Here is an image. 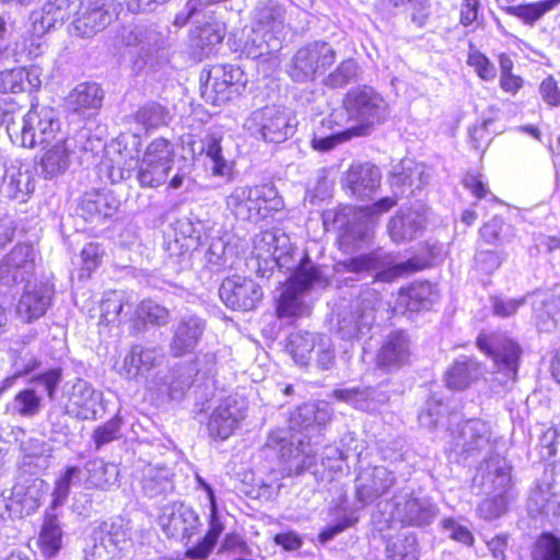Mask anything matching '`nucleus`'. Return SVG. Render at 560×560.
I'll use <instances>...</instances> for the list:
<instances>
[{
  "mask_svg": "<svg viewBox=\"0 0 560 560\" xmlns=\"http://www.w3.org/2000/svg\"><path fill=\"white\" fill-rule=\"evenodd\" d=\"M18 108L12 100H3L0 104V117L7 124V131L14 143L23 148L47 147L59 140L68 141L69 137L62 131L55 110L48 106H32L23 117V124L19 130L15 124L7 116Z\"/></svg>",
  "mask_w": 560,
  "mask_h": 560,
  "instance_id": "f257e3e1",
  "label": "nucleus"
},
{
  "mask_svg": "<svg viewBox=\"0 0 560 560\" xmlns=\"http://www.w3.org/2000/svg\"><path fill=\"white\" fill-rule=\"evenodd\" d=\"M383 121V100L376 93L359 91L349 94L342 107L334 109L323 120V125L329 129L348 126L360 131L357 138L370 135L374 125Z\"/></svg>",
  "mask_w": 560,
  "mask_h": 560,
  "instance_id": "f03ea898",
  "label": "nucleus"
},
{
  "mask_svg": "<svg viewBox=\"0 0 560 560\" xmlns=\"http://www.w3.org/2000/svg\"><path fill=\"white\" fill-rule=\"evenodd\" d=\"M175 160L173 143L159 137L145 147L137 163L136 179L141 188H158L166 183Z\"/></svg>",
  "mask_w": 560,
  "mask_h": 560,
  "instance_id": "7ed1b4c3",
  "label": "nucleus"
},
{
  "mask_svg": "<svg viewBox=\"0 0 560 560\" xmlns=\"http://www.w3.org/2000/svg\"><path fill=\"white\" fill-rule=\"evenodd\" d=\"M245 84L244 72L238 66L217 63L207 71L201 84V96L213 106L225 105L242 94Z\"/></svg>",
  "mask_w": 560,
  "mask_h": 560,
  "instance_id": "20e7f679",
  "label": "nucleus"
},
{
  "mask_svg": "<svg viewBox=\"0 0 560 560\" xmlns=\"http://www.w3.org/2000/svg\"><path fill=\"white\" fill-rule=\"evenodd\" d=\"M231 207L237 220L259 223L280 212L284 203L273 186L264 184L250 187L245 197H232Z\"/></svg>",
  "mask_w": 560,
  "mask_h": 560,
  "instance_id": "39448f33",
  "label": "nucleus"
},
{
  "mask_svg": "<svg viewBox=\"0 0 560 560\" xmlns=\"http://www.w3.org/2000/svg\"><path fill=\"white\" fill-rule=\"evenodd\" d=\"M246 130L268 143H282L294 132L289 112L270 104L257 108L245 120Z\"/></svg>",
  "mask_w": 560,
  "mask_h": 560,
  "instance_id": "423d86ee",
  "label": "nucleus"
},
{
  "mask_svg": "<svg viewBox=\"0 0 560 560\" xmlns=\"http://www.w3.org/2000/svg\"><path fill=\"white\" fill-rule=\"evenodd\" d=\"M335 61L336 52L327 43L314 42L298 49L289 73L294 81H310L317 74H324Z\"/></svg>",
  "mask_w": 560,
  "mask_h": 560,
  "instance_id": "0eeeda50",
  "label": "nucleus"
},
{
  "mask_svg": "<svg viewBox=\"0 0 560 560\" xmlns=\"http://www.w3.org/2000/svg\"><path fill=\"white\" fill-rule=\"evenodd\" d=\"M219 298L233 312H250L260 304L264 291L259 283L249 277L231 275L221 281Z\"/></svg>",
  "mask_w": 560,
  "mask_h": 560,
  "instance_id": "6e6552de",
  "label": "nucleus"
},
{
  "mask_svg": "<svg viewBox=\"0 0 560 560\" xmlns=\"http://www.w3.org/2000/svg\"><path fill=\"white\" fill-rule=\"evenodd\" d=\"M36 256L32 244H15L0 260V284L13 287L27 281L34 275Z\"/></svg>",
  "mask_w": 560,
  "mask_h": 560,
  "instance_id": "1a4fd4ad",
  "label": "nucleus"
},
{
  "mask_svg": "<svg viewBox=\"0 0 560 560\" xmlns=\"http://www.w3.org/2000/svg\"><path fill=\"white\" fill-rule=\"evenodd\" d=\"M54 289L47 283L38 282L26 285L14 307L15 316L23 324H32L44 317L52 304Z\"/></svg>",
  "mask_w": 560,
  "mask_h": 560,
  "instance_id": "9d476101",
  "label": "nucleus"
},
{
  "mask_svg": "<svg viewBox=\"0 0 560 560\" xmlns=\"http://www.w3.org/2000/svg\"><path fill=\"white\" fill-rule=\"evenodd\" d=\"M117 19L110 0H97L81 8L72 22L73 32L80 37H92L104 31Z\"/></svg>",
  "mask_w": 560,
  "mask_h": 560,
  "instance_id": "9b49d317",
  "label": "nucleus"
},
{
  "mask_svg": "<svg viewBox=\"0 0 560 560\" xmlns=\"http://www.w3.org/2000/svg\"><path fill=\"white\" fill-rule=\"evenodd\" d=\"M439 300V291L428 280H416L397 291L396 306L404 314L430 311Z\"/></svg>",
  "mask_w": 560,
  "mask_h": 560,
  "instance_id": "f8f14e48",
  "label": "nucleus"
},
{
  "mask_svg": "<svg viewBox=\"0 0 560 560\" xmlns=\"http://www.w3.org/2000/svg\"><path fill=\"white\" fill-rule=\"evenodd\" d=\"M240 424L241 417L235 411V401L226 398L210 412L206 428L212 440L225 441L235 433Z\"/></svg>",
  "mask_w": 560,
  "mask_h": 560,
  "instance_id": "ddd939ff",
  "label": "nucleus"
},
{
  "mask_svg": "<svg viewBox=\"0 0 560 560\" xmlns=\"http://www.w3.org/2000/svg\"><path fill=\"white\" fill-rule=\"evenodd\" d=\"M520 346L512 339H504L492 349L494 380L499 384L515 381L521 357Z\"/></svg>",
  "mask_w": 560,
  "mask_h": 560,
  "instance_id": "4468645a",
  "label": "nucleus"
},
{
  "mask_svg": "<svg viewBox=\"0 0 560 560\" xmlns=\"http://www.w3.org/2000/svg\"><path fill=\"white\" fill-rule=\"evenodd\" d=\"M483 371L479 362L471 358L455 360L444 373L445 386L453 392L469 388L482 377Z\"/></svg>",
  "mask_w": 560,
  "mask_h": 560,
  "instance_id": "2eb2a0df",
  "label": "nucleus"
},
{
  "mask_svg": "<svg viewBox=\"0 0 560 560\" xmlns=\"http://www.w3.org/2000/svg\"><path fill=\"white\" fill-rule=\"evenodd\" d=\"M119 468L97 457L86 463L85 488L94 491H109L119 485Z\"/></svg>",
  "mask_w": 560,
  "mask_h": 560,
  "instance_id": "dca6fc26",
  "label": "nucleus"
},
{
  "mask_svg": "<svg viewBox=\"0 0 560 560\" xmlns=\"http://www.w3.org/2000/svg\"><path fill=\"white\" fill-rule=\"evenodd\" d=\"M156 365L154 349L133 345L122 358L119 373L127 380H137L147 375Z\"/></svg>",
  "mask_w": 560,
  "mask_h": 560,
  "instance_id": "f3484780",
  "label": "nucleus"
},
{
  "mask_svg": "<svg viewBox=\"0 0 560 560\" xmlns=\"http://www.w3.org/2000/svg\"><path fill=\"white\" fill-rule=\"evenodd\" d=\"M43 154L38 165L44 178L51 179L63 174L70 165L71 150L68 141L59 140L57 143L42 147Z\"/></svg>",
  "mask_w": 560,
  "mask_h": 560,
  "instance_id": "a211bd4d",
  "label": "nucleus"
},
{
  "mask_svg": "<svg viewBox=\"0 0 560 560\" xmlns=\"http://www.w3.org/2000/svg\"><path fill=\"white\" fill-rule=\"evenodd\" d=\"M395 483L396 478L390 470L375 467L370 481L357 487L355 499L361 504L368 505L387 494Z\"/></svg>",
  "mask_w": 560,
  "mask_h": 560,
  "instance_id": "6ab92c4d",
  "label": "nucleus"
},
{
  "mask_svg": "<svg viewBox=\"0 0 560 560\" xmlns=\"http://www.w3.org/2000/svg\"><path fill=\"white\" fill-rule=\"evenodd\" d=\"M94 406V387L82 380H78L68 398V412L80 420H90L95 418Z\"/></svg>",
  "mask_w": 560,
  "mask_h": 560,
  "instance_id": "aec40b11",
  "label": "nucleus"
},
{
  "mask_svg": "<svg viewBox=\"0 0 560 560\" xmlns=\"http://www.w3.org/2000/svg\"><path fill=\"white\" fill-rule=\"evenodd\" d=\"M63 532L57 514H46L38 532L36 545L44 558L56 557L62 549Z\"/></svg>",
  "mask_w": 560,
  "mask_h": 560,
  "instance_id": "412c9836",
  "label": "nucleus"
},
{
  "mask_svg": "<svg viewBox=\"0 0 560 560\" xmlns=\"http://www.w3.org/2000/svg\"><path fill=\"white\" fill-rule=\"evenodd\" d=\"M44 402L40 394L33 387H23L15 393L5 412L19 418H34L43 409Z\"/></svg>",
  "mask_w": 560,
  "mask_h": 560,
  "instance_id": "4be33fe9",
  "label": "nucleus"
},
{
  "mask_svg": "<svg viewBox=\"0 0 560 560\" xmlns=\"http://www.w3.org/2000/svg\"><path fill=\"white\" fill-rule=\"evenodd\" d=\"M30 85L31 90H38L40 80L37 75L31 78L26 67H14L0 71V93H22Z\"/></svg>",
  "mask_w": 560,
  "mask_h": 560,
  "instance_id": "5701e85b",
  "label": "nucleus"
},
{
  "mask_svg": "<svg viewBox=\"0 0 560 560\" xmlns=\"http://www.w3.org/2000/svg\"><path fill=\"white\" fill-rule=\"evenodd\" d=\"M306 262L307 260L300 264L294 269L288 283L289 288L301 294L312 289L314 284L327 285L329 283L328 278L323 275V270L319 266L307 265Z\"/></svg>",
  "mask_w": 560,
  "mask_h": 560,
  "instance_id": "b1692460",
  "label": "nucleus"
},
{
  "mask_svg": "<svg viewBox=\"0 0 560 560\" xmlns=\"http://www.w3.org/2000/svg\"><path fill=\"white\" fill-rule=\"evenodd\" d=\"M408 357L407 342L400 336H392L380 348L376 364L383 369L401 365Z\"/></svg>",
  "mask_w": 560,
  "mask_h": 560,
  "instance_id": "393cba45",
  "label": "nucleus"
},
{
  "mask_svg": "<svg viewBox=\"0 0 560 560\" xmlns=\"http://www.w3.org/2000/svg\"><path fill=\"white\" fill-rule=\"evenodd\" d=\"M316 340V336L307 331L292 334L287 342V351L295 363L308 365L312 359V352L317 346Z\"/></svg>",
  "mask_w": 560,
  "mask_h": 560,
  "instance_id": "a878e982",
  "label": "nucleus"
},
{
  "mask_svg": "<svg viewBox=\"0 0 560 560\" xmlns=\"http://www.w3.org/2000/svg\"><path fill=\"white\" fill-rule=\"evenodd\" d=\"M201 337V331L196 326L183 324L178 327L171 342V352L179 358L194 352Z\"/></svg>",
  "mask_w": 560,
  "mask_h": 560,
  "instance_id": "bb28decb",
  "label": "nucleus"
},
{
  "mask_svg": "<svg viewBox=\"0 0 560 560\" xmlns=\"http://www.w3.org/2000/svg\"><path fill=\"white\" fill-rule=\"evenodd\" d=\"M300 295L301 293L287 285L276 300L275 313L277 318H299L303 316L305 306Z\"/></svg>",
  "mask_w": 560,
  "mask_h": 560,
  "instance_id": "cd10ccee",
  "label": "nucleus"
},
{
  "mask_svg": "<svg viewBox=\"0 0 560 560\" xmlns=\"http://www.w3.org/2000/svg\"><path fill=\"white\" fill-rule=\"evenodd\" d=\"M347 182L351 190L375 189L380 186L381 175L373 166H351L347 172Z\"/></svg>",
  "mask_w": 560,
  "mask_h": 560,
  "instance_id": "c85d7f7f",
  "label": "nucleus"
},
{
  "mask_svg": "<svg viewBox=\"0 0 560 560\" xmlns=\"http://www.w3.org/2000/svg\"><path fill=\"white\" fill-rule=\"evenodd\" d=\"M79 207L85 220L97 217L107 218L113 214L107 196L98 191L86 192Z\"/></svg>",
  "mask_w": 560,
  "mask_h": 560,
  "instance_id": "c756f323",
  "label": "nucleus"
},
{
  "mask_svg": "<svg viewBox=\"0 0 560 560\" xmlns=\"http://www.w3.org/2000/svg\"><path fill=\"white\" fill-rule=\"evenodd\" d=\"M387 560H419V545L413 535L387 544L385 548Z\"/></svg>",
  "mask_w": 560,
  "mask_h": 560,
  "instance_id": "7c9ffc66",
  "label": "nucleus"
},
{
  "mask_svg": "<svg viewBox=\"0 0 560 560\" xmlns=\"http://www.w3.org/2000/svg\"><path fill=\"white\" fill-rule=\"evenodd\" d=\"M421 250L423 253L422 256H415L396 264L401 278L425 270L432 266L435 246L429 243H423L421 245Z\"/></svg>",
  "mask_w": 560,
  "mask_h": 560,
  "instance_id": "2f4dec72",
  "label": "nucleus"
},
{
  "mask_svg": "<svg viewBox=\"0 0 560 560\" xmlns=\"http://www.w3.org/2000/svg\"><path fill=\"white\" fill-rule=\"evenodd\" d=\"M326 137H314L311 140V147L317 152H328L336 147L343 144L360 135L359 130L350 129L348 126Z\"/></svg>",
  "mask_w": 560,
  "mask_h": 560,
  "instance_id": "473e14b6",
  "label": "nucleus"
},
{
  "mask_svg": "<svg viewBox=\"0 0 560 560\" xmlns=\"http://www.w3.org/2000/svg\"><path fill=\"white\" fill-rule=\"evenodd\" d=\"M121 417L115 415L106 422L97 425L92 433V439L95 444V448L100 450L104 445L118 440L121 436Z\"/></svg>",
  "mask_w": 560,
  "mask_h": 560,
  "instance_id": "72a5a7b5",
  "label": "nucleus"
},
{
  "mask_svg": "<svg viewBox=\"0 0 560 560\" xmlns=\"http://www.w3.org/2000/svg\"><path fill=\"white\" fill-rule=\"evenodd\" d=\"M558 4H560V0H540L516 5L513 12L524 22L532 24L539 20L546 12L555 9Z\"/></svg>",
  "mask_w": 560,
  "mask_h": 560,
  "instance_id": "f704fd0d",
  "label": "nucleus"
},
{
  "mask_svg": "<svg viewBox=\"0 0 560 560\" xmlns=\"http://www.w3.org/2000/svg\"><path fill=\"white\" fill-rule=\"evenodd\" d=\"M222 137L217 135H208L205 139V144L201 153L210 158L213 162L212 174L222 176L226 171V163L222 154Z\"/></svg>",
  "mask_w": 560,
  "mask_h": 560,
  "instance_id": "c9c22d12",
  "label": "nucleus"
},
{
  "mask_svg": "<svg viewBox=\"0 0 560 560\" xmlns=\"http://www.w3.org/2000/svg\"><path fill=\"white\" fill-rule=\"evenodd\" d=\"M368 238V231L358 230L354 226L347 224L341 228L337 236V246L343 253H351L360 249Z\"/></svg>",
  "mask_w": 560,
  "mask_h": 560,
  "instance_id": "e433bc0d",
  "label": "nucleus"
},
{
  "mask_svg": "<svg viewBox=\"0 0 560 560\" xmlns=\"http://www.w3.org/2000/svg\"><path fill=\"white\" fill-rule=\"evenodd\" d=\"M103 250L97 243H88L80 253L81 268L80 279H89L92 273L101 266L103 258Z\"/></svg>",
  "mask_w": 560,
  "mask_h": 560,
  "instance_id": "4c0bfd02",
  "label": "nucleus"
},
{
  "mask_svg": "<svg viewBox=\"0 0 560 560\" xmlns=\"http://www.w3.org/2000/svg\"><path fill=\"white\" fill-rule=\"evenodd\" d=\"M223 39L220 31L212 23H205L197 26L190 34V42L200 50L213 47Z\"/></svg>",
  "mask_w": 560,
  "mask_h": 560,
  "instance_id": "58836bf2",
  "label": "nucleus"
},
{
  "mask_svg": "<svg viewBox=\"0 0 560 560\" xmlns=\"http://www.w3.org/2000/svg\"><path fill=\"white\" fill-rule=\"evenodd\" d=\"M534 560H560V538L550 532L541 533L535 542Z\"/></svg>",
  "mask_w": 560,
  "mask_h": 560,
  "instance_id": "ea45409f",
  "label": "nucleus"
},
{
  "mask_svg": "<svg viewBox=\"0 0 560 560\" xmlns=\"http://www.w3.org/2000/svg\"><path fill=\"white\" fill-rule=\"evenodd\" d=\"M124 303L115 293L105 295L100 302V325L109 326L119 319Z\"/></svg>",
  "mask_w": 560,
  "mask_h": 560,
  "instance_id": "a19ab883",
  "label": "nucleus"
},
{
  "mask_svg": "<svg viewBox=\"0 0 560 560\" xmlns=\"http://www.w3.org/2000/svg\"><path fill=\"white\" fill-rule=\"evenodd\" d=\"M335 400L352 405L358 408L371 400L370 387L337 388L331 392Z\"/></svg>",
  "mask_w": 560,
  "mask_h": 560,
  "instance_id": "79ce46f5",
  "label": "nucleus"
},
{
  "mask_svg": "<svg viewBox=\"0 0 560 560\" xmlns=\"http://www.w3.org/2000/svg\"><path fill=\"white\" fill-rule=\"evenodd\" d=\"M62 369L60 366H55L35 375L33 381L39 383L44 387L46 396L52 400L56 398L57 389L62 381Z\"/></svg>",
  "mask_w": 560,
  "mask_h": 560,
  "instance_id": "37998d69",
  "label": "nucleus"
},
{
  "mask_svg": "<svg viewBox=\"0 0 560 560\" xmlns=\"http://www.w3.org/2000/svg\"><path fill=\"white\" fill-rule=\"evenodd\" d=\"M538 93L548 107L560 108V82L553 74H548L541 80Z\"/></svg>",
  "mask_w": 560,
  "mask_h": 560,
  "instance_id": "c03bdc74",
  "label": "nucleus"
},
{
  "mask_svg": "<svg viewBox=\"0 0 560 560\" xmlns=\"http://www.w3.org/2000/svg\"><path fill=\"white\" fill-rule=\"evenodd\" d=\"M79 471L77 466H67L61 476L56 480L52 491V506L62 504L70 493L73 476Z\"/></svg>",
  "mask_w": 560,
  "mask_h": 560,
  "instance_id": "a18cd8bd",
  "label": "nucleus"
},
{
  "mask_svg": "<svg viewBox=\"0 0 560 560\" xmlns=\"http://www.w3.org/2000/svg\"><path fill=\"white\" fill-rule=\"evenodd\" d=\"M376 257L369 253L350 257L341 262L343 270L360 273L375 268Z\"/></svg>",
  "mask_w": 560,
  "mask_h": 560,
  "instance_id": "49530a36",
  "label": "nucleus"
},
{
  "mask_svg": "<svg viewBox=\"0 0 560 560\" xmlns=\"http://www.w3.org/2000/svg\"><path fill=\"white\" fill-rule=\"evenodd\" d=\"M207 489L210 492L211 513H210L209 520H208L209 527H208L206 534L203 535V537L215 546L219 537L221 536V534L224 530V525L218 516V511H217V505H215L213 493L209 486H207Z\"/></svg>",
  "mask_w": 560,
  "mask_h": 560,
  "instance_id": "de8ad7c7",
  "label": "nucleus"
},
{
  "mask_svg": "<svg viewBox=\"0 0 560 560\" xmlns=\"http://www.w3.org/2000/svg\"><path fill=\"white\" fill-rule=\"evenodd\" d=\"M397 205L396 197H383L372 203L371 206H363L358 208V211L366 218L377 217L380 214L388 212Z\"/></svg>",
  "mask_w": 560,
  "mask_h": 560,
  "instance_id": "09e8293b",
  "label": "nucleus"
},
{
  "mask_svg": "<svg viewBox=\"0 0 560 560\" xmlns=\"http://www.w3.org/2000/svg\"><path fill=\"white\" fill-rule=\"evenodd\" d=\"M443 527L451 530V538L465 546H471L474 544V536L470 530L457 524L453 518H446L443 521Z\"/></svg>",
  "mask_w": 560,
  "mask_h": 560,
  "instance_id": "8fccbe9b",
  "label": "nucleus"
},
{
  "mask_svg": "<svg viewBox=\"0 0 560 560\" xmlns=\"http://www.w3.org/2000/svg\"><path fill=\"white\" fill-rule=\"evenodd\" d=\"M523 304L524 299H503L497 296L493 302L492 311L497 316L509 317L514 315Z\"/></svg>",
  "mask_w": 560,
  "mask_h": 560,
  "instance_id": "3c124183",
  "label": "nucleus"
},
{
  "mask_svg": "<svg viewBox=\"0 0 560 560\" xmlns=\"http://www.w3.org/2000/svg\"><path fill=\"white\" fill-rule=\"evenodd\" d=\"M467 63L476 69L481 79H489V60L486 55L471 47L468 54Z\"/></svg>",
  "mask_w": 560,
  "mask_h": 560,
  "instance_id": "603ef678",
  "label": "nucleus"
},
{
  "mask_svg": "<svg viewBox=\"0 0 560 560\" xmlns=\"http://www.w3.org/2000/svg\"><path fill=\"white\" fill-rule=\"evenodd\" d=\"M214 545L202 537L196 545L185 550V558L190 560H206L214 549Z\"/></svg>",
  "mask_w": 560,
  "mask_h": 560,
  "instance_id": "864d4df0",
  "label": "nucleus"
},
{
  "mask_svg": "<svg viewBox=\"0 0 560 560\" xmlns=\"http://www.w3.org/2000/svg\"><path fill=\"white\" fill-rule=\"evenodd\" d=\"M273 541L276 545L288 551L298 550L303 544L302 538L296 533L291 530L276 534L273 536Z\"/></svg>",
  "mask_w": 560,
  "mask_h": 560,
  "instance_id": "5fc2aeb1",
  "label": "nucleus"
},
{
  "mask_svg": "<svg viewBox=\"0 0 560 560\" xmlns=\"http://www.w3.org/2000/svg\"><path fill=\"white\" fill-rule=\"evenodd\" d=\"M479 0H464L459 10V21L464 26L472 24L478 16Z\"/></svg>",
  "mask_w": 560,
  "mask_h": 560,
  "instance_id": "6e6d98bb",
  "label": "nucleus"
},
{
  "mask_svg": "<svg viewBox=\"0 0 560 560\" xmlns=\"http://www.w3.org/2000/svg\"><path fill=\"white\" fill-rule=\"evenodd\" d=\"M462 184L465 188H467L474 196L480 198L483 197L487 192L483 183L480 179V176L475 173H466L462 178Z\"/></svg>",
  "mask_w": 560,
  "mask_h": 560,
  "instance_id": "4d7b16f0",
  "label": "nucleus"
},
{
  "mask_svg": "<svg viewBox=\"0 0 560 560\" xmlns=\"http://www.w3.org/2000/svg\"><path fill=\"white\" fill-rule=\"evenodd\" d=\"M318 346L319 347L316 355L317 366L324 371L331 369L332 365L335 364L334 348L324 343H319Z\"/></svg>",
  "mask_w": 560,
  "mask_h": 560,
  "instance_id": "13d9d810",
  "label": "nucleus"
},
{
  "mask_svg": "<svg viewBox=\"0 0 560 560\" xmlns=\"http://www.w3.org/2000/svg\"><path fill=\"white\" fill-rule=\"evenodd\" d=\"M238 549L242 552L247 553L249 551L247 542L236 533H228L224 536L221 551H231Z\"/></svg>",
  "mask_w": 560,
  "mask_h": 560,
  "instance_id": "bf43d9fd",
  "label": "nucleus"
},
{
  "mask_svg": "<svg viewBox=\"0 0 560 560\" xmlns=\"http://www.w3.org/2000/svg\"><path fill=\"white\" fill-rule=\"evenodd\" d=\"M499 83L503 91L514 95L522 88L523 80L520 75L513 74L512 72H508L500 75Z\"/></svg>",
  "mask_w": 560,
  "mask_h": 560,
  "instance_id": "052dcab7",
  "label": "nucleus"
},
{
  "mask_svg": "<svg viewBox=\"0 0 560 560\" xmlns=\"http://www.w3.org/2000/svg\"><path fill=\"white\" fill-rule=\"evenodd\" d=\"M15 236V226L0 218V252H2L12 241Z\"/></svg>",
  "mask_w": 560,
  "mask_h": 560,
  "instance_id": "680f3d73",
  "label": "nucleus"
},
{
  "mask_svg": "<svg viewBox=\"0 0 560 560\" xmlns=\"http://www.w3.org/2000/svg\"><path fill=\"white\" fill-rule=\"evenodd\" d=\"M405 228V220L404 218L399 217H394L390 219L389 221V234H390V237L395 241V242H402L406 240L404 233H402V230Z\"/></svg>",
  "mask_w": 560,
  "mask_h": 560,
  "instance_id": "e2e57ef3",
  "label": "nucleus"
},
{
  "mask_svg": "<svg viewBox=\"0 0 560 560\" xmlns=\"http://www.w3.org/2000/svg\"><path fill=\"white\" fill-rule=\"evenodd\" d=\"M401 278L400 273L398 271L397 265L394 264L392 266H388L381 271L376 272L374 280L378 282H386L390 283L396 281L397 279Z\"/></svg>",
  "mask_w": 560,
  "mask_h": 560,
  "instance_id": "0e129e2a",
  "label": "nucleus"
},
{
  "mask_svg": "<svg viewBox=\"0 0 560 560\" xmlns=\"http://www.w3.org/2000/svg\"><path fill=\"white\" fill-rule=\"evenodd\" d=\"M492 542H495V547H492V558L504 560V549L506 547V537L497 536L492 539Z\"/></svg>",
  "mask_w": 560,
  "mask_h": 560,
  "instance_id": "69168bd1",
  "label": "nucleus"
},
{
  "mask_svg": "<svg viewBox=\"0 0 560 560\" xmlns=\"http://www.w3.org/2000/svg\"><path fill=\"white\" fill-rule=\"evenodd\" d=\"M345 528V524H336L332 526H328L319 533V538L322 541H327L331 539L336 534L342 532Z\"/></svg>",
  "mask_w": 560,
  "mask_h": 560,
  "instance_id": "338daca9",
  "label": "nucleus"
},
{
  "mask_svg": "<svg viewBox=\"0 0 560 560\" xmlns=\"http://www.w3.org/2000/svg\"><path fill=\"white\" fill-rule=\"evenodd\" d=\"M549 152L555 165H560V135L549 144Z\"/></svg>",
  "mask_w": 560,
  "mask_h": 560,
  "instance_id": "774afa93",
  "label": "nucleus"
}]
</instances>
